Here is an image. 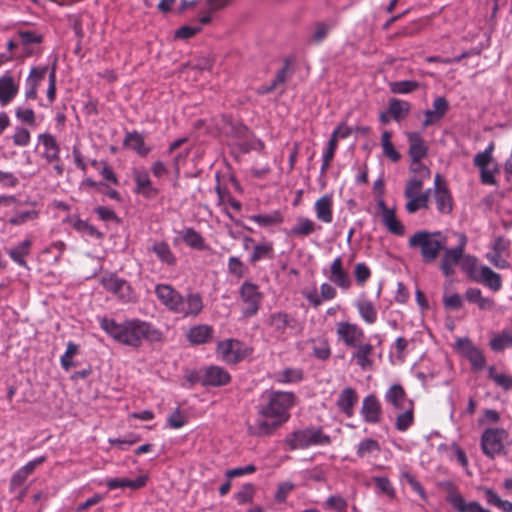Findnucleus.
Listing matches in <instances>:
<instances>
[{"label":"nucleus","instance_id":"17","mask_svg":"<svg viewBox=\"0 0 512 512\" xmlns=\"http://www.w3.org/2000/svg\"><path fill=\"white\" fill-rule=\"evenodd\" d=\"M351 354V361H354L363 371H368L374 364V346L369 342L362 341L358 346H354Z\"/></svg>","mask_w":512,"mask_h":512},{"label":"nucleus","instance_id":"46","mask_svg":"<svg viewBox=\"0 0 512 512\" xmlns=\"http://www.w3.org/2000/svg\"><path fill=\"white\" fill-rule=\"evenodd\" d=\"M392 133L390 131H384L381 135V146L383 154L389 158L392 162H398L401 159V154L396 150L393 143L391 142Z\"/></svg>","mask_w":512,"mask_h":512},{"label":"nucleus","instance_id":"24","mask_svg":"<svg viewBox=\"0 0 512 512\" xmlns=\"http://www.w3.org/2000/svg\"><path fill=\"white\" fill-rule=\"evenodd\" d=\"M38 141L44 147L43 157L48 163L60 162V145L54 135L49 132L41 133Z\"/></svg>","mask_w":512,"mask_h":512},{"label":"nucleus","instance_id":"35","mask_svg":"<svg viewBox=\"0 0 512 512\" xmlns=\"http://www.w3.org/2000/svg\"><path fill=\"white\" fill-rule=\"evenodd\" d=\"M480 278L476 279L478 282L483 283L486 287L494 292H497L502 287L501 275L494 272L488 266H482L479 270Z\"/></svg>","mask_w":512,"mask_h":512},{"label":"nucleus","instance_id":"30","mask_svg":"<svg viewBox=\"0 0 512 512\" xmlns=\"http://www.w3.org/2000/svg\"><path fill=\"white\" fill-rule=\"evenodd\" d=\"M31 248L32 240L30 238H26L16 246L7 250V254L17 265L23 268H28L26 257L30 255Z\"/></svg>","mask_w":512,"mask_h":512},{"label":"nucleus","instance_id":"59","mask_svg":"<svg viewBox=\"0 0 512 512\" xmlns=\"http://www.w3.org/2000/svg\"><path fill=\"white\" fill-rule=\"evenodd\" d=\"M423 183L424 182H421L420 179L410 178L407 181L406 187L404 190L405 198L409 199V198H413L415 196H419V195L423 194L424 192L421 191L423 188Z\"/></svg>","mask_w":512,"mask_h":512},{"label":"nucleus","instance_id":"15","mask_svg":"<svg viewBox=\"0 0 512 512\" xmlns=\"http://www.w3.org/2000/svg\"><path fill=\"white\" fill-rule=\"evenodd\" d=\"M360 415L365 423L376 425L383 419V408L375 394H369L362 400Z\"/></svg>","mask_w":512,"mask_h":512},{"label":"nucleus","instance_id":"50","mask_svg":"<svg viewBox=\"0 0 512 512\" xmlns=\"http://www.w3.org/2000/svg\"><path fill=\"white\" fill-rule=\"evenodd\" d=\"M250 220L260 226L277 225L283 222V216L279 211H274L271 214H257L250 217Z\"/></svg>","mask_w":512,"mask_h":512},{"label":"nucleus","instance_id":"22","mask_svg":"<svg viewBox=\"0 0 512 512\" xmlns=\"http://www.w3.org/2000/svg\"><path fill=\"white\" fill-rule=\"evenodd\" d=\"M48 73V66L32 67L26 79L25 98L27 100L37 99V89Z\"/></svg>","mask_w":512,"mask_h":512},{"label":"nucleus","instance_id":"34","mask_svg":"<svg viewBox=\"0 0 512 512\" xmlns=\"http://www.w3.org/2000/svg\"><path fill=\"white\" fill-rule=\"evenodd\" d=\"M320 229L321 227L316 225L313 220L301 216L297 218L296 224L290 229V234L304 238Z\"/></svg>","mask_w":512,"mask_h":512},{"label":"nucleus","instance_id":"31","mask_svg":"<svg viewBox=\"0 0 512 512\" xmlns=\"http://www.w3.org/2000/svg\"><path fill=\"white\" fill-rule=\"evenodd\" d=\"M447 501L458 512H480L481 505L477 501L467 503L464 497L456 490L449 492Z\"/></svg>","mask_w":512,"mask_h":512},{"label":"nucleus","instance_id":"26","mask_svg":"<svg viewBox=\"0 0 512 512\" xmlns=\"http://www.w3.org/2000/svg\"><path fill=\"white\" fill-rule=\"evenodd\" d=\"M155 295L160 303L173 313L178 300H180L181 293L171 285L158 284L155 287Z\"/></svg>","mask_w":512,"mask_h":512},{"label":"nucleus","instance_id":"41","mask_svg":"<svg viewBox=\"0 0 512 512\" xmlns=\"http://www.w3.org/2000/svg\"><path fill=\"white\" fill-rule=\"evenodd\" d=\"M272 258H274L273 243L270 241H264L254 246L253 252L249 257V261L251 264H256L263 259Z\"/></svg>","mask_w":512,"mask_h":512},{"label":"nucleus","instance_id":"43","mask_svg":"<svg viewBox=\"0 0 512 512\" xmlns=\"http://www.w3.org/2000/svg\"><path fill=\"white\" fill-rule=\"evenodd\" d=\"M410 109V103L405 100L397 98H392L389 100L388 113L396 121H401L404 119L409 114Z\"/></svg>","mask_w":512,"mask_h":512},{"label":"nucleus","instance_id":"20","mask_svg":"<svg viewBox=\"0 0 512 512\" xmlns=\"http://www.w3.org/2000/svg\"><path fill=\"white\" fill-rule=\"evenodd\" d=\"M328 279L342 290H348L352 281L347 270L343 266L341 257H336L330 265Z\"/></svg>","mask_w":512,"mask_h":512},{"label":"nucleus","instance_id":"18","mask_svg":"<svg viewBox=\"0 0 512 512\" xmlns=\"http://www.w3.org/2000/svg\"><path fill=\"white\" fill-rule=\"evenodd\" d=\"M231 380L228 371L220 366H210L202 371L201 384L203 386H225Z\"/></svg>","mask_w":512,"mask_h":512},{"label":"nucleus","instance_id":"7","mask_svg":"<svg viewBox=\"0 0 512 512\" xmlns=\"http://www.w3.org/2000/svg\"><path fill=\"white\" fill-rule=\"evenodd\" d=\"M285 441L291 450H298L315 445H329L331 438L324 434L321 428L312 427L294 431Z\"/></svg>","mask_w":512,"mask_h":512},{"label":"nucleus","instance_id":"58","mask_svg":"<svg viewBox=\"0 0 512 512\" xmlns=\"http://www.w3.org/2000/svg\"><path fill=\"white\" fill-rule=\"evenodd\" d=\"M12 140L16 146L26 147L31 141V134L28 129L22 126H17L14 130V134L12 135Z\"/></svg>","mask_w":512,"mask_h":512},{"label":"nucleus","instance_id":"62","mask_svg":"<svg viewBox=\"0 0 512 512\" xmlns=\"http://www.w3.org/2000/svg\"><path fill=\"white\" fill-rule=\"evenodd\" d=\"M36 218H38V212L35 210H28L14 215L8 220V222L11 225L19 226L25 224L28 221L35 220Z\"/></svg>","mask_w":512,"mask_h":512},{"label":"nucleus","instance_id":"40","mask_svg":"<svg viewBox=\"0 0 512 512\" xmlns=\"http://www.w3.org/2000/svg\"><path fill=\"white\" fill-rule=\"evenodd\" d=\"M488 378L492 380L497 387L504 391L512 390V375L505 372H498L495 365L487 368Z\"/></svg>","mask_w":512,"mask_h":512},{"label":"nucleus","instance_id":"42","mask_svg":"<svg viewBox=\"0 0 512 512\" xmlns=\"http://www.w3.org/2000/svg\"><path fill=\"white\" fill-rule=\"evenodd\" d=\"M71 224L74 230H76L82 237H89L94 239L103 238L101 233L94 225L80 218L71 220Z\"/></svg>","mask_w":512,"mask_h":512},{"label":"nucleus","instance_id":"28","mask_svg":"<svg viewBox=\"0 0 512 512\" xmlns=\"http://www.w3.org/2000/svg\"><path fill=\"white\" fill-rule=\"evenodd\" d=\"M136 184L135 191L146 198H152L158 195V189L153 187L149 174L145 169H138L133 172Z\"/></svg>","mask_w":512,"mask_h":512},{"label":"nucleus","instance_id":"21","mask_svg":"<svg viewBox=\"0 0 512 512\" xmlns=\"http://www.w3.org/2000/svg\"><path fill=\"white\" fill-rule=\"evenodd\" d=\"M433 109L424 111L422 126L427 128L441 121L449 110V102L445 97L439 96L433 101Z\"/></svg>","mask_w":512,"mask_h":512},{"label":"nucleus","instance_id":"38","mask_svg":"<svg viewBox=\"0 0 512 512\" xmlns=\"http://www.w3.org/2000/svg\"><path fill=\"white\" fill-rule=\"evenodd\" d=\"M124 145L133 149L138 155L145 157L151 151L144 142V138L137 131L128 132L124 139Z\"/></svg>","mask_w":512,"mask_h":512},{"label":"nucleus","instance_id":"47","mask_svg":"<svg viewBox=\"0 0 512 512\" xmlns=\"http://www.w3.org/2000/svg\"><path fill=\"white\" fill-rule=\"evenodd\" d=\"M489 346L494 352H502L507 347L512 346V334L502 331L494 335L489 341Z\"/></svg>","mask_w":512,"mask_h":512},{"label":"nucleus","instance_id":"39","mask_svg":"<svg viewBox=\"0 0 512 512\" xmlns=\"http://www.w3.org/2000/svg\"><path fill=\"white\" fill-rule=\"evenodd\" d=\"M381 220L386 229L393 235L403 236L405 234V226L396 217L395 210H387L381 215Z\"/></svg>","mask_w":512,"mask_h":512},{"label":"nucleus","instance_id":"25","mask_svg":"<svg viewBox=\"0 0 512 512\" xmlns=\"http://www.w3.org/2000/svg\"><path fill=\"white\" fill-rule=\"evenodd\" d=\"M358 399L356 390L352 387H346L339 393L336 406L350 418L354 415V407L358 403Z\"/></svg>","mask_w":512,"mask_h":512},{"label":"nucleus","instance_id":"2","mask_svg":"<svg viewBox=\"0 0 512 512\" xmlns=\"http://www.w3.org/2000/svg\"><path fill=\"white\" fill-rule=\"evenodd\" d=\"M101 329L116 342L138 349L144 342L148 344L164 341L163 332L151 322L132 318L121 323L113 318L102 317L99 319Z\"/></svg>","mask_w":512,"mask_h":512},{"label":"nucleus","instance_id":"45","mask_svg":"<svg viewBox=\"0 0 512 512\" xmlns=\"http://www.w3.org/2000/svg\"><path fill=\"white\" fill-rule=\"evenodd\" d=\"M465 298L471 303H476L481 310L490 309L493 306V301L483 297L479 288H468L465 292Z\"/></svg>","mask_w":512,"mask_h":512},{"label":"nucleus","instance_id":"57","mask_svg":"<svg viewBox=\"0 0 512 512\" xmlns=\"http://www.w3.org/2000/svg\"><path fill=\"white\" fill-rule=\"evenodd\" d=\"M324 506L326 509L336 512H347L348 503L346 499L340 495H331L327 498Z\"/></svg>","mask_w":512,"mask_h":512},{"label":"nucleus","instance_id":"10","mask_svg":"<svg viewBox=\"0 0 512 512\" xmlns=\"http://www.w3.org/2000/svg\"><path fill=\"white\" fill-rule=\"evenodd\" d=\"M467 241L468 239L465 234H459L457 246L453 248L445 246V249L442 250L443 254L439 267L445 276L450 277L455 274V267L463 258Z\"/></svg>","mask_w":512,"mask_h":512},{"label":"nucleus","instance_id":"55","mask_svg":"<svg viewBox=\"0 0 512 512\" xmlns=\"http://www.w3.org/2000/svg\"><path fill=\"white\" fill-rule=\"evenodd\" d=\"M15 116L21 123L29 126L36 125V114L32 108L18 106L15 109Z\"/></svg>","mask_w":512,"mask_h":512},{"label":"nucleus","instance_id":"13","mask_svg":"<svg viewBox=\"0 0 512 512\" xmlns=\"http://www.w3.org/2000/svg\"><path fill=\"white\" fill-rule=\"evenodd\" d=\"M336 335L344 345L351 348L365 340L364 330L358 324L348 321L336 323Z\"/></svg>","mask_w":512,"mask_h":512},{"label":"nucleus","instance_id":"4","mask_svg":"<svg viewBox=\"0 0 512 512\" xmlns=\"http://www.w3.org/2000/svg\"><path fill=\"white\" fill-rule=\"evenodd\" d=\"M408 246L419 251L423 263L431 264L447 246V237L440 231L419 230L408 239Z\"/></svg>","mask_w":512,"mask_h":512},{"label":"nucleus","instance_id":"9","mask_svg":"<svg viewBox=\"0 0 512 512\" xmlns=\"http://www.w3.org/2000/svg\"><path fill=\"white\" fill-rule=\"evenodd\" d=\"M99 282L107 292L115 296L120 302L129 303L135 300V294L131 285L116 274H102Z\"/></svg>","mask_w":512,"mask_h":512},{"label":"nucleus","instance_id":"23","mask_svg":"<svg viewBox=\"0 0 512 512\" xmlns=\"http://www.w3.org/2000/svg\"><path fill=\"white\" fill-rule=\"evenodd\" d=\"M409 144L408 154L411 161H422L428 155V146L419 132H408L406 134Z\"/></svg>","mask_w":512,"mask_h":512},{"label":"nucleus","instance_id":"29","mask_svg":"<svg viewBox=\"0 0 512 512\" xmlns=\"http://www.w3.org/2000/svg\"><path fill=\"white\" fill-rule=\"evenodd\" d=\"M316 218L323 223L329 224L333 221V197L325 194L314 203Z\"/></svg>","mask_w":512,"mask_h":512},{"label":"nucleus","instance_id":"48","mask_svg":"<svg viewBox=\"0 0 512 512\" xmlns=\"http://www.w3.org/2000/svg\"><path fill=\"white\" fill-rule=\"evenodd\" d=\"M430 192L431 189H427L423 194L409 198L405 205L407 212L413 214L416 213L419 209L427 208Z\"/></svg>","mask_w":512,"mask_h":512},{"label":"nucleus","instance_id":"49","mask_svg":"<svg viewBox=\"0 0 512 512\" xmlns=\"http://www.w3.org/2000/svg\"><path fill=\"white\" fill-rule=\"evenodd\" d=\"M79 352V345L75 344L72 341L67 343L66 351L60 357L61 367L65 371H69L72 367L76 366V363L73 362L72 358L77 355Z\"/></svg>","mask_w":512,"mask_h":512},{"label":"nucleus","instance_id":"12","mask_svg":"<svg viewBox=\"0 0 512 512\" xmlns=\"http://www.w3.org/2000/svg\"><path fill=\"white\" fill-rule=\"evenodd\" d=\"M204 308L203 298L198 292H189L185 296L180 295L173 313L182 318H196Z\"/></svg>","mask_w":512,"mask_h":512},{"label":"nucleus","instance_id":"54","mask_svg":"<svg viewBox=\"0 0 512 512\" xmlns=\"http://www.w3.org/2000/svg\"><path fill=\"white\" fill-rule=\"evenodd\" d=\"M494 150V143H490L489 146L482 152L477 153L474 156L473 163L479 170L488 168L492 162V153Z\"/></svg>","mask_w":512,"mask_h":512},{"label":"nucleus","instance_id":"60","mask_svg":"<svg viewBox=\"0 0 512 512\" xmlns=\"http://www.w3.org/2000/svg\"><path fill=\"white\" fill-rule=\"evenodd\" d=\"M313 355L319 360H327L331 356V348L325 339H321L313 346Z\"/></svg>","mask_w":512,"mask_h":512},{"label":"nucleus","instance_id":"33","mask_svg":"<svg viewBox=\"0 0 512 512\" xmlns=\"http://www.w3.org/2000/svg\"><path fill=\"white\" fill-rule=\"evenodd\" d=\"M360 318L369 325L376 323L378 313L375 305L369 299H360L355 302Z\"/></svg>","mask_w":512,"mask_h":512},{"label":"nucleus","instance_id":"5","mask_svg":"<svg viewBox=\"0 0 512 512\" xmlns=\"http://www.w3.org/2000/svg\"><path fill=\"white\" fill-rule=\"evenodd\" d=\"M509 432L500 427H489L484 429L480 437V448L482 453L493 460L498 456L507 454Z\"/></svg>","mask_w":512,"mask_h":512},{"label":"nucleus","instance_id":"1","mask_svg":"<svg viewBox=\"0 0 512 512\" xmlns=\"http://www.w3.org/2000/svg\"><path fill=\"white\" fill-rule=\"evenodd\" d=\"M296 404L292 392L266 390L256 405V418L247 425L248 433L262 437L272 435L290 419V410Z\"/></svg>","mask_w":512,"mask_h":512},{"label":"nucleus","instance_id":"27","mask_svg":"<svg viewBox=\"0 0 512 512\" xmlns=\"http://www.w3.org/2000/svg\"><path fill=\"white\" fill-rule=\"evenodd\" d=\"M214 329L208 324H198L189 328L186 339L191 345H201L211 341Z\"/></svg>","mask_w":512,"mask_h":512},{"label":"nucleus","instance_id":"63","mask_svg":"<svg viewBox=\"0 0 512 512\" xmlns=\"http://www.w3.org/2000/svg\"><path fill=\"white\" fill-rule=\"evenodd\" d=\"M354 275L357 284L363 286L371 277V270L365 263H357L354 267Z\"/></svg>","mask_w":512,"mask_h":512},{"label":"nucleus","instance_id":"8","mask_svg":"<svg viewBox=\"0 0 512 512\" xmlns=\"http://www.w3.org/2000/svg\"><path fill=\"white\" fill-rule=\"evenodd\" d=\"M454 347L470 363L472 371L480 372L486 367L487 361L484 351L476 346L470 338H457Z\"/></svg>","mask_w":512,"mask_h":512},{"label":"nucleus","instance_id":"11","mask_svg":"<svg viewBox=\"0 0 512 512\" xmlns=\"http://www.w3.org/2000/svg\"><path fill=\"white\" fill-rule=\"evenodd\" d=\"M240 298L244 304L242 312L245 316L251 317L258 313L262 301V293L258 285L245 281L239 289Z\"/></svg>","mask_w":512,"mask_h":512},{"label":"nucleus","instance_id":"32","mask_svg":"<svg viewBox=\"0 0 512 512\" xmlns=\"http://www.w3.org/2000/svg\"><path fill=\"white\" fill-rule=\"evenodd\" d=\"M148 477L146 475L138 476L136 479L130 480L126 478H111L106 482L109 490L128 487L132 490H138L146 486Z\"/></svg>","mask_w":512,"mask_h":512},{"label":"nucleus","instance_id":"61","mask_svg":"<svg viewBox=\"0 0 512 512\" xmlns=\"http://www.w3.org/2000/svg\"><path fill=\"white\" fill-rule=\"evenodd\" d=\"M94 213L98 216L101 221L104 222H115L119 224L121 219L117 216L115 211L105 206H98L94 209Z\"/></svg>","mask_w":512,"mask_h":512},{"label":"nucleus","instance_id":"36","mask_svg":"<svg viewBox=\"0 0 512 512\" xmlns=\"http://www.w3.org/2000/svg\"><path fill=\"white\" fill-rule=\"evenodd\" d=\"M182 241L189 247L202 251L208 249L203 236L194 228H185L180 232Z\"/></svg>","mask_w":512,"mask_h":512},{"label":"nucleus","instance_id":"51","mask_svg":"<svg viewBox=\"0 0 512 512\" xmlns=\"http://www.w3.org/2000/svg\"><path fill=\"white\" fill-rule=\"evenodd\" d=\"M373 482L376 489L390 500H393L396 496V490L392 485L391 481L387 477L376 476L373 477Z\"/></svg>","mask_w":512,"mask_h":512},{"label":"nucleus","instance_id":"44","mask_svg":"<svg viewBox=\"0 0 512 512\" xmlns=\"http://www.w3.org/2000/svg\"><path fill=\"white\" fill-rule=\"evenodd\" d=\"M380 451L381 447L377 440L365 438L357 445L356 454L359 458H364L367 456H377Z\"/></svg>","mask_w":512,"mask_h":512},{"label":"nucleus","instance_id":"53","mask_svg":"<svg viewBox=\"0 0 512 512\" xmlns=\"http://www.w3.org/2000/svg\"><path fill=\"white\" fill-rule=\"evenodd\" d=\"M418 88L419 83L415 80H402L390 84V90L394 94H408Z\"/></svg>","mask_w":512,"mask_h":512},{"label":"nucleus","instance_id":"56","mask_svg":"<svg viewBox=\"0 0 512 512\" xmlns=\"http://www.w3.org/2000/svg\"><path fill=\"white\" fill-rule=\"evenodd\" d=\"M255 494V486L252 483L244 484L235 494V499L239 505L251 503Z\"/></svg>","mask_w":512,"mask_h":512},{"label":"nucleus","instance_id":"3","mask_svg":"<svg viewBox=\"0 0 512 512\" xmlns=\"http://www.w3.org/2000/svg\"><path fill=\"white\" fill-rule=\"evenodd\" d=\"M384 400L396 413L395 429L406 432L415 422V404L400 384L391 385L384 394Z\"/></svg>","mask_w":512,"mask_h":512},{"label":"nucleus","instance_id":"64","mask_svg":"<svg viewBox=\"0 0 512 512\" xmlns=\"http://www.w3.org/2000/svg\"><path fill=\"white\" fill-rule=\"evenodd\" d=\"M186 422V417L179 408H176L167 419L168 426L172 429L182 428Z\"/></svg>","mask_w":512,"mask_h":512},{"label":"nucleus","instance_id":"14","mask_svg":"<svg viewBox=\"0 0 512 512\" xmlns=\"http://www.w3.org/2000/svg\"><path fill=\"white\" fill-rule=\"evenodd\" d=\"M217 353L228 364H236L242 361L247 354L244 344L236 339H227L218 343Z\"/></svg>","mask_w":512,"mask_h":512},{"label":"nucleus","instance_id":"52","mask_svg":"<svg viewBox=\"0 0 512 512\" xmlns=\"http://www.w3.org/2000/svg\"><path fill=\"white\" fill-rule=\"evenodd\" d=\"M227 271L235 278L241 279L248 272V268L239 257L231 256L227 262Z\"/></svg>","mask_w":512,"mask_h":512},{"label":"nucleus","instance_id":"6","mask_svg":"<svg viewBox=\"0 0 512 512\" xmlns=\"http://www.w3.org/2000/svg\"><path fill=\"white\" fill-rule=\"evenodd\" d=\"M266 325L270 337L276 341H285L289 333L299 334L303 329L294 316L283 311L271 313L267 318Z\"/></svg>","mask_w":512,"mask_h":512},{"label":"nucleus","instance_id":"37","mask_svg":"<svg viewBox=\"0 0 512 512\" xmlns=\"http://www.w3.org/2000/svg\"><path fill=\"white\" fill-rule=\"evenodd\" d=\"M157 258L168 266H175L177 258L172 252L170 246L164 241H155L151 247Z\"/></svg>","mask_w":512,"mask_h":512},{"label":"nucleus","instance_id":"19","mask_svg":"<svg viewBox=\"0 0 512 512\" xmlns=\"http://www.w3.org/2000/svg\"><path fill=\"white\" fill-rule=\"evenodd\" d=\"M19 92V83L10 71L0 76V105L7 106L13 101Z\"/></svg>","mask_w":512,"mask_h":512},{"label":"nucleus","instance_id":"16","mask_svg":"<svg viewBox=\"0 0 512 512\" xmlns=\"http://www.w3.org/2000/svg\"><path fill=\"white\" fill-rule=\"evenodd\" d=\"M434 199L437 210L442 214H449L453 209V199L446 181L440 174L434 178Z\"/></svg>","mask_w":512,"mask_h":512}]
</instances>
